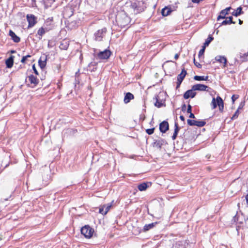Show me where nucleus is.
Wrapping results in <instances>:
<instances>
[{"mask_svg": "<svg viewBox=\"0 0 248 248\" xmlns=\"http://www.w3.org/2000/svg\"><path fill=\"white\" fill-rule=\"evenodd\" d=\"M145 8L144 0H131L127 1L124 6V11L119 12L116 16L118 25L121 27H124L130 22V18L125 11L129 14H137L143 11Z\"/></svg>", "mask_w": 248, "mask_h": 248, "instance_id": "nucleus-1", "label": "nucleus"}, {"mask_svg": "<svg viewBox=\"0 0 248 248\" xmlns=\"http://www.w3.org/2000/svg\"><path fill=\"white\" fill-rule=\"evenodd\" d=\"M165 96V93L163 92H160L158 94L155 96V99L156 101L155 103V106L157 108H160L165 105V98L164 96Z\"/></svg>", "mask_w": 248, "mask_h": 248, "instance_id": "nucleus-2", "label": "nucleus"}, {"mask_svg": "<svg viewBox=\"0 0 248 248\" xmlns=\"http://www.w3.org/2000/svg\"><path fill=\"white\" fill-rule=\"evenodd\" d=\"M93 232V230L89 225H85L81 229V234L87 238H90L92 236Z\"/></svg>", "mask_w": 248, "mask_h": 248, "instance_id": "nucleus-3", "label": "nucleus"}, {"mask_svg": "<svg viewBox=\"0 0 248 248\" xmlns=\"http://www.w3.org/2000/svg\"><path fill=\"white\" fill-rule=\"evenodd\" d=\"M113 202L114 201H112L111 203L101 205L99 207V213L103 215H106L112 206Z\"/></svg>", "mask_w": 248, "mask_h": 248, "instance_id": "nucleus-4", "label": "nucleus"}, {"mask_svg": "<svg viewBox=\"0 0 248 248\" xmlns=\"http://www.w3.org/2000/svg\"><path fill=\"white\" fill-rule=\"evenodd\" d=\"M111 54V51L108 49H105L103 51H99L96 54L98 59L100 60H106L109 58Z\"/></svg>", "mask_w": 248, "mask_h": 248, "instance_id": "nucleus-5", "label": "nucleus"}, {"mask_svg": "<svg viewBox=\"0 0 248 248\" xmlns=\"http://www.w3.org/2000/svg\"><path fill=\"white\" fill-rule=\"evenodd\" d=\"M187 122L190 126H197L198 127H202L206 124V122L203 121H195L190 119H188Z\"/></svg>", "mask_w": 248, "mask_h": 248, "instance_id": "nucleus-6", "label": "nucleus"}, {"mask_svg": "<svg viewBox=\"0 0 248 248\" xmlns=\"http://www.w3.org/2000/svg\"><path fill=\"white\" fill-rule=\"evenodd\" d=\"M209 87L206 85L197 84L193 86V90L200 91H208Z\"/></svg>", "mask_w": 248, "mask_h": 248, "instance_id": "nucleus-7", "label": "nucleus"}, {"mask_svg": "<svg viewBox=\"0 0 248 248\" xmlns=\"http://www.w3.org/2000/svg\"><path fill=\"white\" fill-rule=\"evenodd\" d=\"M166 143L167 142L165 140L159 139L154 142L153 146L158 149H161L162 146Z\"/></svg>", "mask_w": 248, "mask_h": 248, "instance_id": "nucleus-8", "label": "nucleus"}, {"mask_svg": "<svg viewBox=\"0 0 248 248\" xmlns=\"http://www.w3.org/2000/svg\"><path fill=\"white\" fill-rule=\"evenodd\" d=\"M27 19L29 23L28 28L33 27L36 23L35 17L32 15H28L27 16Z\"/></svg>", "mask_w": 248, "mask_h": 248, "instance_id": "nucleus-9", "label": "nucleus"}, {"mask_svg": "<svg viewBox=\"0 0 248 248\" xmlns=\"http://www.w3.org/2000/svg\"><path fill=\"white\" fill-rule=\"evenodd\" d=\"M106 32V29L105 28L98 30L94 34L95 40L98 41H101L102 40V38H103V34L105 33Z\"/></svg>", "mask_w": 248, "mask_h": 248, "instance_id": "nucleus-10", "label": "nucleus"}, {"mask_svg": "<svg viewBox=\"0 0 248 248\" xmlns=\"http://www.w3.org/2000/svg\"><path fill=\"white\" fill-rule=\"evenodd\" d=\"M195 90H193V86L191 90H187L184 94V98L186 99L189 97L193 98L195 96L196 93Z\"/></svg>", "mask_w": 248, "mask_h": 248, "instance_id": "nucleus-11", "label": "nucleus"}, {"mask_svg": "<svg viewBox=\"0 0 248 248\" xmlns=\"http://www.w3.org/2000/svg\"><path fill=\"white\" fill-rule=\"evenodd\" d=\"M231 9V7H229L222 10L220 12L219 15L217 16V20L218 21L220 19H224L226 18V16L228 14L229 11Z\"/></svg>", "mask_w": 248, "mask_h": 248, "instance_id": "nucleus-12", "label": "nucleus"}, {"mask_svg": "<svg viewBox=\"0 0 248 248\" xmlns=\"http://www.w3.org/2000/svg\"><path fill=\"white\" fill-rule=\"evenodd\" d=\"M159 129L162 133H165L169 129V124L166 121H163L160 124Z\"/></svg>", "mask_w": 248, "mask_h": 248, "instance_id": "nucleus-13", "label": "nucleus"}, {"mask_svg": "<svg viewBox=\"0 0 248 248\" xmlns=\"http://www.w3.org/2000/svg\"><path fill=\"white\" fill-rule=\"evenodd\" d=\"M215 60L220 63H223V67H226L227 66V60L225 56H217L215 57Z\"/></svg>", "mask_w": 248, "mask_h": 248, "instance_id": "nucleus-14", "label": "nucleus"}, {"mask_svg": "<svg viewBox=\"0 0 248 248\" xmlns=\"http://www.w3.org/2000/svg\"><path fill=\"white\" fill-rule=\"evenodd\" d=\"M9 35L11 36L12 39L14 42L18 43L20 41V38L17 36L12 30H10Z\"/></svg>", "mask_w": 248, "mask_h": 248, "instance_id": "nucleus-15", "label": "nucleus"}, {"mask_svg": "<svg viewBox=\"0 0 248 248\" xmlns=\"http://www.w3.org/2000/svg\"><path fill=\"white\" fill-rule=\"evenodd\" d=\"M217 106L219 107V109L220 112H223L224 108V104L222 99L219 96L217 97Z\"/></svg>", "mask_w": 248, "mask_h": 248, "instance_id": "nucleus-16", "label": "nucleus"}, {"mask_svg": "<svg viewBox=\"0 0 248 248\" xmlns=\"http://www.w3.org/2000/svg\"><path fill=\"white\" fill-rule=\"evenodd\" d=\"M134 98V95L130 93H127L124 97V102L125 104L129 103L130 100Z\"/></svg>", "mask_w": 248, "mask_h": 248, "instance_id": "nucleus-17", "label": "nucleus"}, {"mask_svg": "<svg viewBox=\"0 0 248 248\" xmlns=\"http://www.w3.org/2000/svg\"><path fill=\"white\" fill-rule=\"evenodd\" d=\"M14 56H11L8 59L6 60L5 63L6 67L8 68H10L13 66L14 64Z\"/></svg>", "mask_w": 248, "mask_h": 248, "instance_id": "nucleus-18", "label": "nucleus"}, {"mask_svg": "<svg viewBox=\"0 0 248 248\" xmlns=\"http://www.w3.org/2000/svg\"><path fill=\"white\" fill-rule=\"evenodd\" d=\"M186 74V71L184 68L182 70L181 73L177 76V81L182 82Z\"/></svg>", "mask_w": 248, "mask_h": 248, "instance_id": "nucleus-19", "label": "nucleus"}, {"mask_svg": "<svg viewBox=\"0 0 248 248\" xmlns=\"http://www.w3.org/2000/svg\"><path fill=\"white\" fill-rule=\"evenodd\" d=\"M232 19V16H229L228 17H226L225 20H223L222 22L221 25H227V24H235V22H233Z\"/></svg>", "mask_w": 248, "mask_h": 248, "instance_id": "nucleus-20", "label": "nucleus"}, {"mask_svg": "<svg viewBox=\"0 0 248 248\" xmlns=\"http://www.w3.org/2000/svg\"><path fill=\"white\" fill-rule=\"evenodd\" d=\"M174 127H175L174 132L172 136V139L173 140H175L176 139V138L177 136L178 133L179 132V131L180 130V128L178 126V124L176 122L175 123Z\"/></svg>", "mask_w": 248, "mask_h": 248, "instance_id": "nucleus-21", "label": "nucleus"}, {"mask_svg": "<svg viewBox=\"0 0 248 248\" xmlns=\"http://www.w3.org/2000/svg\"><path fill=\"white\" fill-rule=\"evenodd\" d=\"M29 79L31 83L33 84L34 85H36L38 84V80L35 76L32 75L29 77Z\"/></svg>", "mask_w": 248, "mask_h": 248, "instance_id": "nucleus-22", "label": "nucleus"}, {"mask_svg": "<svg viewBox=\"0 0 248 248\" xmlns=\"http://www.w3.org/2000/svg\"><path fill=\"white\" fill-rule=\"evenodd\" d=\"M69 46V43L66 41H63L61 42L60 47L62 49L66 50Z\"/></svg>", "mask_w": 248, "mask_h": 248, "instance_id": "nucleus-23", "label": "nucleus"}, {"mask_svg": "<svg viewBox=\"0 0 248 248\" xmlns=\"http://www.w3.org/2000/svg\"><path fill=\"white\" fill-rule=\"evenodd\" d=\"M242 14H243V11L242 8L241 7H239L235 11L232 13V15L235 16H238Z\"/></svg>", "mask_w": 248, "mask_h": 248, "instance_id": "nucleus-24", "label": "nucleus"}, {"mask_svg": "<svg viewBox=\"0 0 248 248\" xmlns=\"http://www.w3.org/2000/svg\"><path fill=\"white\" fill-rule=\"evenodd\" d=\"M156 224H157V222H154V223H150L149 224H146L144 226V228H143L144 231H147L149 230L150 229L154 227Z\"/></svg>", "mask_w": 248, "mask_h": 248, "instance_id": "nucleus-25", "label": "nucleus"}, {"mask_svg": "<svg viewBox=\"0 0 248 248\" xmlns=\"http://www.w3.org/2000/svg\"><path fill=\"white\" fill-rule=\"evenodd\" d=\"M138 189L140 191H142L145 190L148 187L147 184L146 183H142L140 184L138 186Z\"/></svg>", "mask_w": 248, "mask_h": 248, "instance_id": "nucleus-26", "label": "nucleus"}, {"mask_svg": "<svg viewBox=\"0 0 248 248\" xmlns=\"http://www.w3.org/2000/svg\"><path fill=\"white\" fill-rule=\"evenodd\" d=\"M208 76H195L194 77V79L197 81L201 80H208Z\"/></svg>", "mask_w": 248, "mask_h": 248, "instance_id": "nucleus-27", "label": "nucleus"}, {"mask_svg": "<svg viewBox=\"0 0 248 248\" xmlns=\"http://www.w3.org/2000/svg\"><path fill=\"white\" fill-rule=\"evenodd\" d=\"M46 31L44 28H43V27L40 28L38 30V32H37V34L38 35H39V38L40 39H41L42 36L46 33Z\"/></svg>", "mask_w": 248, "mask_h": 248, "instance_id": "nucleus-28", "label": "nucleus"}, {"mask_svg": "<svg viewBox=\"0 0 248 248\" xmlns=\"http://www.w3.org/2000/svg\"><path fill=\"white\" fill-rule=\"evenodd\" d=\"M214 39V38L211 35H209L208 37L207 38V39L205 40V42H204L203 44V46L205 47L209 45L210 42Z\"/></svg>", "mask_w": 248, "mask_h": 248, "instance_id": "nucleus-29", "label": "nucleus"}, {"mask_svg": "<svg viewBox=\"0 0 248 248\" xmlns=\"http://www.w3.org/2000/svg\"><path fill=\"white\" fill-rule=\"evenodd\" d=\"M170 10L167 7H165L162 10L161 13L163 16H167L169 15Z\"/></svg>", "mask_w": 248, "mask_h": 248, "instance_id": "nucleus-30", "label": "nucleus"}, {"mask_svg": "<svg viewBox=\"0 0 248 248\" xmlns=\"http://www.w3.org/2000/svg\"><path fill=\"white\" fill-rule=\"evenodd\" d=\"M38 63L42 69L44 68L46 65V59H45L44 61H42L41 59H40L39 60Z\"/></svg>", "mask_w": 248, "mask_h": 248, "instance_id": "nucleus-31", "label": "nucleus"}, {"mask_svg": "<svg viewBox=\"0 0 248 248\" xmlns=\"http://www.w3.org/2000/svg\"><path fill=\"white\" fill-rule=\"evenodd\" d=\"M211 105L212 106L213 109H215L217 108V99H216L214 97L213 98Z\"/></svg>", "mask_w": 248, "mask_h": 248, "instance_id": "nucleus-32", "label": "nucleus"}, {"mask_svg": "<svg viewBox=\"0 0 248 248\" xmlns=\"http://www.w3.org/2000/svg\"><path fill=\"white\" fill-rule=\"evenodd\" d=\"M240 57L242 59V61L243 62L247 61L248 60V53L243 54V56H242L241 54H240Z\"/></svg>", "mask_w": 248, "mask_h": 248, "instance_id": "nucleus-33", "label": "nucleus"}, {"mask_svg": "<svg viewBox=\"0 0 248 248\" xmlns=\"http://www.w3.org/2000/svg\"><path fill=\"white\" fill-rule=\"evenodd\" d=\"M155 128L147 129L146 130V133L149 135H152L154 132Z\"/></svg>", "mask_w": 248, "mask_h": 248, "instance_id": "nucleus-34", "label": "nucleus"}, {"mask_svg": "<svg viewBox=\"0 0 248 248\" xmlns=\"http://www.w3.org/2000/svg\"><path fill=\"white\" fill-rule=\"evenodd\" d=\"M239 115V110L238 109H237V110L235 112L234 114L233 115V116L232 117V120L235 119L237 118Z\"/></svg>", "mask_w": 248, "mask_h": 248, "instance_id": "nucleus-35", "label": "nucleus"}, {"mask_svg": "<svg viewBox=\"0 0 248 248\" xmlns=\"http://www.w3.org/2000/svg\"><path fill=\"white\" fill-rule=\"evenodd\" d=\"M205 49V47L203 46L202 48L200 50L199 52V56L200 57L202 55L204 52Z\"/></svg>", "mask_w": 248, "mask_h": 248, "instance_id": "nucleus-36", "label": "nucleus"}, {"mask_svg": "<svg viewBox=\"0 0 248 248\" xmlns=\"http://www.w3.org/2000/svg\"><path fill=\"white\" fill-rule=\"evenodd\" d=\"M238 98V96L237 95H233L232 96V100L233 103H234V101L236 99H237Z\"/></svg>", "mask_w": 248, "mask_h": 248, "instance_id": "nucleus-37", "label": "nucleus"}, {"mask_svg": "<svg viewBox=\"0 0 248 248\" xmlns=\"http://www.w3.org/2000/svg\"><path fill=\"white\" fill-rule=\"evenodd\" d=\"M194 63L198 68H201L202 67V65L199 62H195V59H194Z\"/></svg>", "mask_w": 248, "mask_h": 248, "instance_id": "nucleus-38", "label": "nucleus"}, {"mask_svg": "<svg viewBox=\"0 0 248 248\" xmlns=\"http://www.w3.org/2000/svg\"><path fill=\"white\" fill-rule=\"evenodd\" d=\"M191 108H192V107H191V105L189 104L188 105L187 112L188 113L191 112Z\"/></svg>", "mask_w": 248, "mask_h": 248, "instance_id": "nucleus-39", "label": "nucleus"}, {"mask_svg": "<svg viewBox=\"0 0 248 248\" xmlns=\"http://www.w3.org/2000/svg\"><path fill=\"white\" fill-rule=\"evenodd\" d=\"M32 69H33V71H34V73H35L36 75H38V72H37V70H36V68H35V65H33V66H32Z\"/></svg>", "mask_w": 248, "mask_h": 248, "instance_id": "nucleus-40", "label": "nucleus"}, {"mask_svg": "<svg viewBox=\"0 0 248 248\" xmlns=\"http://www.w3.org/2000/svg\"><path fill=\"white\" fill-rule=\"evenodd\" d=\"M27 59L26 58V57L23 56L21 60V62L22 63H24L25 61L27 60Z\"/></svg>", "mask_w": 248, "mask_h": 248, "instance_id": "nucleus-41", "label": "nucleus"}, {"mask_svg": "<svg viewBox=\"0 0 248 248\" xmlns=\"http://www.w3.org/2000/svg\"><path fill=\"white\" fill-rule=\"evenodd\" d=\"M244 106V103L241 102V104H240L239 108H238V110H239L240 109H241Z\"/></svg>", "mask_w": 248, "mask_h": 248, "instance_id": "nucleus-42", "label": "nucleus"}, {"mask_svg": "<svg viewBox=\"0 0 248 248\" xmlns=\"http://www.w3.org/2000/svg\"><path fill=\"white\" fill-rule=\"evenodd\" d=\"M181 83H182V82H181V81H177V82L176 89H178V88L180 87V85H181Z\"/></svg>", "mask_w": 248, "mask_h": 248, "instance_id": "nucleus-43", "label": "nucleus"}, {"mask_svg": "<svg viewBox=\"0 0 248 248\" xmlns=\"http://www.w3.org/2000/svg\"><path fill=\"white\" fill-rule=\"evenodd\" d=\"M238 217L237 216H235L233 217V219L234 220V222H237L238 221Z\"/></svg>", "mask_w": 248, "mask_h": 248, "instance_id": "nucleus-44", "label": "nucleus"}, {"mask_svg": "<svg viewBox=\"0 0 248 248\" xmlns=\"http://www.w3.org/2000/svg\"><path fill=\"white\" fill-rule=\"evenodd\" d=\"M189 113H190L189 116V118H195V116L193 113H192V112H190Z\"/></svg>", "mask_w": 248, "mask_h": 248, "instance_id": "nucleus-45", "label": "nucleus"}, {"mask_svg": "<svg viewBox=\"0 0 248 248\" xmlns=\"http://www.w3.org/2000/svg\"><path fill=\"white\" fill-rule=\"evenodd\" d=\"M180 119H181V120H182L183 122H184L185 121V117L182 115H181L180 116Z\"/></svg>", "mask_w": 248, "mask_h": 248, "instance_id": "nucleus-46", "label": "nucleus"}, {"mask_svg": "<svg viewBox=\"0 0 248 248\" xmlns=\"http://www.w3.org/2000/svg\"><path fill=\"white\" fill-rule=\"evenodd\" d=\"M245 220V223L248 228V217Z\"/></svg>", "mask_w": 248, "mask_h": 248, "instance_id": "nucleus-47", "label": "nucleus"}, {"mask_svg": "<svg viewBox=\"0 0 248 248\" xmlns=\"http://www.w3.org/2000/svg\"><path fill=\"white\" fill-rule=\"evenodd\" d=\"M179 54H176L175 55V56H174V58H175V60L178 59V58H179Z\"/></svg>", "mask_w": 248, "mask_h": 248, "instance_id": "nucleus-48", "label": "nucleus"}, {"mask_svg": "<svg viewBox=\"0 0 248 248\" xmlns=\"http://www.w3.org/2000/svg\"><path fill=\"white\" fill-rule=\"evenodd\" d=\"M237 63H238V61L236 58H235L234 64H236Z\"/></svg>", "mask_w": 248, "mask_h": 248, "instance_id": "nucleus-49", "label": "nucleus"}, {"mask_svg": "<svg viewBox=\"0 0 248 248\" xmlns=\"http://www.w3.org/2000/svg\"><path fill=\"white\" fill-rule=\"evenodd\" d=\"M243 23V21L242 20H241L240 19H239V24H242Z\"/></svg>", "mask_w": 248, "mask_h": 248, "instance_id": "nucleus-50", "label": "nucleus"}, {"mask_svg": "<svg viewBox=\"0 0 248 248\" xmlns=\"http://www.w3.org/2000/svg\"><path fill=\"white\" fill-rule=\"evenodd\" d=\"M26 58L27 59L28 58H30L31 56L30 55H28L27 56H25Z\"/></svg>", "mask_w": 248, "mask_h": 248, "instance_id": "nucleus-51", "label": "nucleus"}, {"mask_svg": "<svg viewBox=\"0 0 248 248\" xmlns=\"http://www.w3.org/2000/svg\"><path fill=\"white\" fill-rule=\"evenodd\" d=\"M11 52L12 53H14L16 52V51L15 50H11Z\"/></svg>", "mask_w": 248, "mask_h": 248, "instance_id": "nucleus-52", "label": "nucleus"}, {"mask_svg": "<svg viewBox=\"0 0 248 248\" xmlns=\"http://www.w3.org/2000/svg\"><path fill=\"white\" fill-rule=\"evenodd\" d=\"M184 107H186V105H184L183 108H182V109L183 110L184 109Z\"/></svg>", "mask_w": 248, "mask_h": 248, "instance_id": "nucleus-53", "label": "nucleus"}, {"mask_svg": "<svg viewBox=\"0 0 248 248\" xmlns=\"http://www.w3.org/2000/svg\"><path fill=\"white\" fill-rule=\"evenodd\" d=\"M233 64H230V65H232Z\"/></svg>", "mask_w": 248, "mask_h": 248, "instance_id": "nucleus-54", "label": "nucleus"}, {"mask_svg": "<svg viewBox=\"0 0 248 248\" xmlns=\"http://www.w3.org/2000/svg\"><path fill=\"white\" fill-rule=\"evenodd\" d=\"M247 2H248V0H247Z\"/></svg>", "mask_w": 248, "mask_h": 248, "instance_id": "nucleus-55", "label": "nucleus"}]
</instances>
